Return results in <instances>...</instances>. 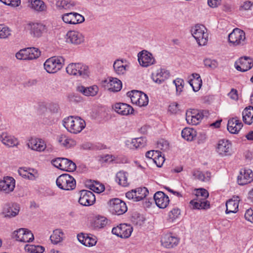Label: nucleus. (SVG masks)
I'll use <instances>...</instances> for the list:
<instances>
[{"label": "nucleus", "mask_w": 253, "mask_h": 253, "mask_svg": "<svg viewBox=\"0 0 253 253\" xmlns=\"http://www.w3.org/2000/svg\"><path fill=\"white\" fill-rule=\"evenodd\" d=\"M62 124L67 130L73 134L81 132L86 126L84 120L79 117H66L63 119Z\"/></svg>", "instance_id": "f257e3e1"}, {"label": "nucleus", "mask_w": 253, "mask_h": 253, "mask_svg": "<svg viewBox=\"0 0 253 253\" xmlns=\"http://www.w3.org/2000/svg\"><path fill=\"white\" fill-rule=\"evenodd\" d=\"M58 188L64 190H72L75 188L76 182L75 178L67 173L62 174L56 179Z\"/></svg>", "instance_id": "f03ea898"}, {"label": "nucleus", "mask_w": 253, "mask_h": 253, "mask_svg": "<svg viewBox=\"0 0 253 253\" xmlns=\"http://www.w3.org/2000/svg\"><path fill=\"white\" fill-rule=\"evenodd\" d=\"M64 64V59L61 57L53 56L47 59L44 62V68L48 73H55L60 70Z\"/></svg>", "instance_id": "7ed1b4c3"}, {"label": "nucleus", "mask_w": 253, "mask_h": 253, "mask_svg": "<svg viewBox=\"0 0 253 253\" xmlns=\"http://www.w3.org/2000/svg\"><path fill=\"white\" fill-rule=\"evenodd\" d=\"M67 73L70 75L82 76L85 78L88 76V67L81 63H72L66 67Z\"/></svg>", "instance_id": "20e7f679"}, {"label": "nucleus", "mask_w": 253, "mask_h": 253, "mask_svg": "<svg viewBox=\"0 0 253 253\" xmlns=\"http://www.w3.org/2000/svg\"><path fill=\"white\" fill-rule=\"evenodd\" d=\"M41 55L40 50L36 47H28L20 49L17 52L15 56L18 60H34Z\"/></svg>", "instance_id": "39448f33"}, {"label": "nucleus", "mask_w": 253, "mask_h": 253, "mask_svg": "<svg viewBox=\"0 0 253 253\" xmlns=\"http://www.w3.org/2000/svg\"><path fill=\"white\" fill-rule=\"evenodd\" d=\"M191 32L199 45H205L207 43L208 34L203 25H196L192 28Z\"/></svg>", "instance_id": "423d86ee"}, {"label": "nucleus", "mask_w": 253, "mask_h": 253, "mask_svg": "<svg viewBox=\"0 0 253 253\" xmlns=\"http://www.w3.org/2000/svg\"><path fill=\"white\" fill-rule=\"evenodd\" d=\"M31 36L35 38L42 37L47 31V26L41 22H33L28 24Z\"/></svg>", "instance_id": "0eeeda50"}, {"label": "nucleus", "mask_w": 253, "mask_h": 253, "mask_svg": "<svg viewBox=\"0 0 253 253\" xmlns=\"http://www.w3.org/2000/svg\"><path fill=\"white\" fill-rule=\"evenodd\" d=\"M206 111L196 110H189L186 113V120L191 125L199 124L206 115Z\"/></svg>", "instance_id": "6e6552de"}, {"label": "nucleus", "mask_w": 253, "mask_h": 253, "mask_svg": "<svg viewBox=\"0 0 253 253\" xmlns=\"http://www.w3.org/2000/svg\"><path fill=\"white\" fill-rule=\"evenodd\" d=\"M215 151L221 157L231 156L233 154L232 144L228 140L220 139L216 144Z\"/></svg>", "instance_id": "1a4fd4ad"}, {"label": "nucleus", "mask_w": 253, "mask_h": 253, "mask_svg": "<svg viewBox=\"0 0 253 253\" xmlns=\"http://www.w3.org/2000/svg\"><path fill=\"white\" fill-rule=\"evenodd\" d=\"M245 39V32L238 28L234 29L228 35V41L233 46L243 45Z\"/></svg>", "instance_id": "9d476101"}, {"label": "nucleus", "mask_w": 253, "mask_h": 253, "mask_svg": "<svg viewBox=\"0 0 253 253\" xmlns=\"http://www.w3.org/2000/svg\"><path fill=\"white\" fill-rule=\"evenodd\" d=\"M109 205V210L113 214L121 215L127 211L126 203L118 198L110 200Z\"/></svg>", "instance_id": "9b49d317"}, {"label": "nucleus", "mask_w": 253, "mask_h": 253, "mask_svg": "<svg viewBox=\"0 0 253 253\" xmlns=\"http://www.w3.org/2000/svg\"><path fill=\"white\" fill-rule=\"evenodd\" d=\"M137 58L139 65L145 68L153 65L156 62L153 54L145 50L139 52L137 54Z\"/></svg>", "instance_id": "f8f14e48"}, {"label": "nucleus", "mask_w": 253, "mask_h": 253, "mask_svg": "<svg viewBox=\"0 0 253 253\" xmlns=\"http://www.w3.org/2000/svg\"><path fill=\"white\" fill-rule=\"evenodd\" d=\"M133 231V228L130 224H120L113 228L112 233L121 238H129Z\"/></svg>", "instance_id": "ddd939ff"}, {"label": "nucleus", "mask_w": 253, "mask_h": 253, "mask_svg": "<svg viewBox=\"0 0 253 253\" xmlns=\"http://www.w3.org/2000/svg\"><path fill=\"white\" fill-rule=\"evenodd\" d=\"M27 146L30 149L39 152L48 151L45 141L41 138H31L27 142Z\"/></svg>", "instance_id": "4468645a"}, {"label": "nucleus", "mask_w": 253, "mask_h": 253, "mask_svg": "<svg viewBox=\"0 0 253 253\" xmlns=\"http://www.w3.org/2000/svg\"><path fill=\"white\" fill-rule=\"evenodd\" d=\"M149 194L146 187H139L126 193V196L129 200L138 202L143 200Z\"/></svg>", "instance_id": "2eb2a0df"}, {"label": "nucleus", "mask_w": 253, "mask_h": 253, "mask_svg": "<svg viewBox=\"0 0 253 253\" xmlns=\"http://www.w3.org/2000/svg\"><path fill=\"white\" fill-rule=\"evenodd\" d=\"M13 237L16 240L21 242H30L34 239L33 234L27 228H20L13 233Z\"/></svg>", "instance_id": "dca6fc26"}, {"label": "nucleus", "mask_w": 253, "mask_h": 253, "mask_svg": "<svg viewBox=\"0 0 253 253\" xmlns=\"http://www.w3.org/2000/svg\"><path fill=\"white\" fill-rule=\"evenodd\" d=\"M65 41L67 43L79 45L84 41V35L76 30H70L67 32L65 36Z\"/></svg>", "instance_id": "f3484780"}, {"label": "nucleus", "mask_w": 253, "mask_h": 253, "mask_svg": "<svg viewBox=\"0 0 253 253\" xmlns=\"http://www.w3.org/2000/svg\"><path fill=\"white\" fill-rule=\"evenodd\" d=\"M62 19L64 23L71 25H76L84 21V18L83 15L74 12L63 14Z\"/></svg>", "instance_id": "a211bd4d"}, {"label": "nucleus", "mask_w": 253, "mask_h": 253, "mask_svg": "<svg viewBox=\"0 0 253 253\" xmlns=\"http://www.w3.org/2000/svg\"><path fill=\"white\" fill-rule=\"evenodd\" d=\"M170 74L168 70L160 68L151 74V78L154 83L160 84L167 80Z\"/></svg>", "instance_id": "6ab92c4d"}, {"label": "nucleus", "mask_w": 253, "mask_h": 253, "mask_svg": "<svg viewBox=\"0 0 253 253\" xmlns=\"http://www.w3.org/2000/svg\"><path fill=\"white\" fill-rule=\"evenodd\" d=\"M129 67L130 63L126 59H117L113 63L114 71L118 75H125Z\"/></svg>", "instance_id": "aec40b11"}, {"label": "nucleus", "mask_w": 253, "mask_h": 253, "mask_svg": "<svg viewBox=\"0 0 253 253\" xmlns=\"http://www.w3.org/2000/svg\"><path fill=\"white\" fill-rule=\"evenodd\" d=\"M95 201V195L90 191L83 190L80 191L79 203L84 206L93 205Z\"/></svg>", "instance_id": "412c9836"}, {"label": "nucleus", "mask_w": 253, "mask_h": 253, "mask_svg": "<svg viewBox=\"0 0 253 253\" xmlns=\"http://www.w3.org/2000/svg\"><path fill=\"white\" fill-rule=\"evenodd\" d=\"M19 174L24 178L31 180H36L39 176V173L36 169L33 168L23 167L20 168L18 170Z\"/></svg>", "instance_id": "4be33fe9"}, {"label": "nucleus", "mask_w": 253, "mask_h": 253, "mask_svg": "<svg viewBox=\"0 0 253 253\" xmlns=\"http://www.w3.org/2000/svg\"><path fill=\"white\" fill-rule=\"evenodd\" d=\"M15 180L11 176H5L0 181V191L8 194L14 190Z\"/></svg>", "instance_id": "5701e85b"}, {"label": "nucleus", "mask_w": 253, "mask_h": 253, "mask_svg": "<svg viewBox=\"0 0 253 253\" xmlns=\"http://www.w3.org/2000/svg\"><path fill=\"white\" fill-rule=\"evenodd\" d=\"M253 66V60L247 56L241 57L235 63V68L239 71L246 72Z\"/></svg>", "instance_id": "b1692460"}, {"label": "nucleus", "mask_w": 253, "mask_h": 253, "mask_svg": "<svg viewBox=\"0 0 253 253\" xmlns=\"http://www.w3.org/2000/svg\"><path fill=\"white\" fill-rule=\"evenodd\" d=\"M78 241L86 247L94 246L97 242V237L91 234L81 233L77 235Z\"/></svg>", "instance_id": "393cba45"}, {"label": "nucleus", "mask_w": 253, "mask_h": 253, "mask_svg": "<svg viewBox=\"0 0 253 253\" xmlns=\"http://www.w3.org/2000/svg\"><path fill=\"white\" fill-rule=\"evenodd\" d=\"M253 181V172L248 169H242L237 177L238 183L240 185H244Z\"/></svg>", "instance_id": "a878e982"}, {"label": "nucleus", "mask_w": 253, "mask_h": 253, "mask_svg": "<svg viewBox=\"0 0 253 253\" xmlns=\"http://www.w3.org/2000/svg\"><path fill=\"white\" fill-rule=\"evenodd\" d=\"M56 140L59 146L66 149L73 147L77 144L75 139L64 134L58 135Z\"/></svg>", "instance_id": "bb28decb"}, {"label": "nucleus", "mask_w": 253, "mask_h": 253, "mask_svg": "<svg viewBox=\"0 0 253 253\" xmlns=\"http://www.w3.org/2000/svg\"><path fill=\"white\" fill-rule=\"evenodd\" d=\"M20 207L17 204H6L3 208L2 213L5 217L11 218L18 214Z\"/></svg>", "instance_id": "cd10ccee"}, {"label": "nucleus", "mask_w": 253, "mask_h": 253, "mask_svg": "<svg viewBox=\"0 0 253 253\" xmlns=\"http://www.w3.org/2000/svg\"><path fill=\"white\" fill-rule=\"evenodd\" d=\"M113 110L119 115L127 116L132 114L134 111L133 108L129 105L124 103H117L113 105Z\"/></svg>", "instance_id": "c85d7f7f"}, {"label": "nucleus", "mask_w": 253, "mask_h": 253, "mask_svg": "<svg viewBox=\"0 0 253 253\" xmlns=\"http://www.w3.org/2000/svg\"><path fill=\"white\" fill-rule=\"evenodd\" d=\"M154 199L157 207L161 209L167 208L169 203L168 196L162 191L157 192L154 195Z\"/></svg>", "instance_id": "c756f323"}, {"label": "nucleus", "mask_w": 253, "mask_h": 253, "mask_svg": "<svg viewBox=\"0 0 253 253\" xmlns=\"http://www.w3.org/2000/svg\"><path fill=\"white\" fill-rule=\"evenodd\" d=\"M161 244L166 248H172L177 246L179 242L178 239L171 233L164 234L161 238Z\"/></svg>", "instance_id": "7c9ffc66"}, {"label": "nucleus", "mask_w": 253, "mask_h": 253, "mask_svg": "<svg viewBox=\"0 0 253 253\" xmlns=\"http://www.w3.org/2000/svg\"><path fill=\"white\" fill-rule=\"evenodd\" d=\"M30 7L34 11L45 13L47 12V7L45 3L42 0H29Z\"/></svg>", "instance_id": "2f4dec72"}, {"label": "nucleus", "mask_w": 253, "mask_h": 253, "mask_svg": "<svg viewBox=\"0 0 253 253\" xmlns=\"http://www.w3.org/2000/svg\"><path fill=\"white\" fill-rule=\"evenodd\" d=\"M0 140L5 146L14 147L18 145V140L16 138L6 132H2L0 135Z\"/></svg>", "instance_id": "473e14b6"}, {"label": "nucleus", "mask_w": 253, "mask_h": 253, "mask_svg": "<svg viewBox=\"0 0 253 253\" xmlns=\"http://www.w3.org/2000/svg\"><path fill=\"white\" fill-rule=\"evenodd\" d=\"M243 124L237 118L230 119L227 124V129L231 133H237L242 128Z\"/></svg>", "instance_id": "72a5a7b5"}, {"label": "nucleus", "mask_w": 253, "mask_h": 253, "mask_svg": "<svg viewBox=\"0 0 253 253\" xmlns=\"http://www.w3.org/2000/svg\"><path fill=\"white\" fill-rule=\"evenodd\" d=\"M239 200V197H236L227 201L226 203L225 213L229 214L237 212L238 210Z\"/></svg>", "instance_id": "f704fd0d"}, {"label": "nucleus", "mask_w": 253, "mask_h": 253, "mask_svg": "<svg viewBox=\"0 0 253 253\" xmlns=\"http://www.w3.org/2000/svg\"><path fill=\"white\" fill-rule=\"evenodd\" d=\"M188 82L195 92L199 90L202 85V80L201 77L199 74L197 73L192 74L191 78Z\"/></svg>", "instance_id": "c9c22d12"}, {"label": "nucleus", "mask_w": 253, "mask_h": 253, "mask_svg": "<svg viewBox=\"0 0 253 253\" xmlns=\"http://www.w3.org/2000/svg\"><path fill=\"white\" fill-rule=\"evenodd\" d=\"M78 90L87 96H94L99 91L98 87L97 85H92L89 87L80 86L78 87Z\"/></svg>", "instance_id": "e433bc0d"}, {"label": "nucleus", "mask_w": 253, "mask_h": 253, "mask_svg": "<svg viewBox=\"0 0 253 253\" xmlns=\"http://www.w3.org/2000/svg\"><path fill=\"white\" fill-rule=\"evenodd\" d=\"M243 122L248 125H251L253 123V107L249 106L246 107L243 112Z\"/></svg>", "instance_id": "4c0bfd02"}, {"label": "nucleus", "mask_w": 253, "mask_h": 253, "mask_svg": "<svg viewBox=\"0 0 253 253\" xmlns=\"http://www.w3.org/2000/svg\"><path fill=\"white\" fill-rule=\"evenodd\" d=\"M128 174L124 170H120L118 172L116 175V181L120 185L126 187L128 185Z\"/></svg>", "instance_id": "58836bf2"}, {"label": "nucleus", "mask_w": 253, "mask_h": 253, "mask_svg": "<svg viewBox=\"0 0 253 253\" xmlns=\"http://www.w3.org/2000/svg\"><path fill=\"white\" fill-rule=\"evenodd\" d=\"M108 89L113 92L120 91L122 87V82L116 78H110L108 83Z\"/></svg>", "instance_id": "ea45409f"}, {"label": "nucleus", "mask_w": 253, "mask_h": 253, "mask_svg": "<svg viewBox=\"0 0 253 253\" xmlns=\"http://www.w3.org/2000/svg\"><path fill=\"white\" fill-rule=\"evenodd\" d=\"M190 204L194 209H207L210 208V204L207 200H201L200 198L191 200Z\"/></svg>", "instance_id": "a19ab883"}, {"label": "nucleus", "mask_w": 253, "mask_h": 253, "mask_svg": "<svg viewBox=\"0 0 253 253\" xmlns=\"http://www.w3.org/2000/svg\"><path fill=\"white\" fill-rule=\"evenodd\" d=\"M196 135V131L194 129L189 127H186L181 131L182 137L187 141H192Z\"/></svg>", "instance_id": "79ce46f5"}, {"label": "nucleus", "mask_w": 253, "mask_h": 253, "mask_svg": "<svg viewBox=\"0 0 253 253\" xmlns=\"http://www.w3.org/2000/svg\"><path fill=\"white\" fill-rule=\"evenodd\" d=\"M193 175L195 178L203 181H208L210 180L211 173L209 171L202 172L198 170L193 172Z\"/></svg>", "instance_id": "37998d69"}, {"label": "nucleus", "mask_w": 253, "mask_h": 253, "mask_svg": "<svg viewBox=\"0 0 253 253\" xmlns=\"http://www.w3.org/2000/svg\"><path fill=\"white\" fill-rule=\"evenodd\" d=\"M107 224V219L102 216H96L94 217L92 225L95 229H100L104 227Z\"/></svg>", "instance_id": "c03bdc74"}, {"label": "nucleus", "mask_w": 253, "mask_h": 253, "mask_svg": "<svg viewBox=\"0 0 253 253\" xmlns=\"http://www.w3.org/2000/svg\"><path fill=\"white\" fill-rule=\"evenodd\" d=\"M76 169V164L72 161L62 158V170L67 171H73Z\"/></svg>", "instance_id": "a18cd8bd"}, {"label": "nucleus", "mask_w": 253, "mask_h": 253, "mask_svg": "<svg viewBox=\"0 0 253 253\" xmlns=\"http://www.w3.org/2000/svg\"><path fill=\"white\" fill-rule=\"evenodd\" d=\"M57 6L59 9L71 10L75 7V3L73 1L62 0L57 2Z\"/></svg>", "instance_id": "49530a36"}, {"label": "nucleus", "mask_w": 253, "mask_h": 253, "mask_svg": "<svg viewBox=\"0 0 253 253\" xmlns=\"http://www.w3.org/2000/svg\"><path fill=\"white\" fill-rule=\"evenodd\" d=\"M63 237L62 231L60 229H56L50 236V240L53 244H57L62 240Z\"/></svg>", "instance_id": "de8ad7c7"}, {"label": "nucleus", "mask_w": 253, "mask_h": 253, "mask_svg": "<svg viewBox=\"0 0 253 253\" xmlns=\"http://www.w3.org/2000/svg\"><path fill=\"white\" fill-rule=\"evenodd\" d=\"M25 250L31 253H42L44 251V248L41 246L26 245L25 246Z\"/></svg>", "instance_id": "09e8293b"}, {"label": "nucleus", "mask_w": 253, "mask_h": 253, "mask_svg": "<svg viewBox=\"0 0 253 253\" xmlns=\"http://www.w3.org/2000/svg\"><path fill=\"white\" fill-rule=\"evenodd\" d=\"M146 144V139L143 137L133 138L131 141V145L135 148L143 147Z\"/></svg>", "instance_id": "8fccbe9b"}, {"label": "nucleus", "mask_w": 253, "mask_h": 253, "mask_svg": "<svg viewBox=\"0 0 253 253\" xmlns=\"http://www.w3.org/2000/svg\"><path fill=\"white\" fill-rule=\"evenodd\" d=\"M173 83L175 86L176 95H180L183 91L184 85V80L181 78H176L173 81Z\"/></svg>", "instance_id": "3c124183"}, {"label": "nucleus", "mask_w": 253, "mask_h": 253, "mask_svg": "<svg viewBox=\"0 0 253 253\" xmlns=\"http://www.w3.org/2000/svg\"><path fill=\"white\" fill-rule=\"evenodd\" d=\"M141 92V91L134 90L128 92L127 95L130 98L131 103L135 104V103H137V101L138 100Z\"/></svg>", "instance_id": "603ef678"}, {"label": "nucleus", "mask_w": 253, "mask_h": 253, "mask_svg": "<svg viewBox=\"0 0 253 253\" xmlns=\"http://www.w3.org/2000/svg\"><path fill=\"white\" fill-rule=\"evenodd\" d=\"M168 111L171 114H178L181 112L180 105L177 102H172L169 106Z\"/></svg>", "instance_id": "864d4df0"}, {"label": "nucleus", "mask_w": 253, "mask_h": 253, "mask_svg": "<svg viewBox=\"0 0 253 253\" xmlns=\"http://www.w3.org/2000/svg\"><path fill=\"white\" fill-rule=\"evenodd\" d=\"M148 101L149 99L148 96L145 93L142 92L140 95V97L137 101V103H135V105L139 107L146 106L148 105Z\"/></svg>", "instance_id": "5fc2aeb1"}, {"label": "nucleus", "mask_w": 253, "mask_h": 253, "mask_svg": "<svg viewBox=\"0 0 253 253\" xmlns=\"http://www.w3.org/2000/svg\"><path fill=\"white\" fill-rule=\"evenodd\" d=\"M90 189L97 193H100L104 191L105 189L104 185L98 182H95L94 183L90 185Z\"/></svg>", "instance_id": "6e6d98bb"}, {"label": "nucleus", "mask_w": 253, "mask_h": 253, "mask_svg": "<svg viewBox=\"0 0 253 253\" xmlns=\"http://www.w3.org/2000/svg\"><path fill=\"white\" fill-rule=\"evenodd\" d=\"M195 195L198 199L200 198L201 200H206L209 196V193L207 190L205 189L201 188L196 190Z\"/></svg>", "instance_id": "4d7b16f0"}, {"label": "nucleus", "mask_w": 253, "mask_h": 253, "mask_svg": "<svg viewBox=\"0 0 253 253\" xmlns=\"http://www.w3.org/2000/svg\"><path fill=\"white\" fill-rule=\"evenodd\" d=\"M180 214V211L178 208H173L169 213V220L170 222L174 221Z\"/></svg>", "instance_id": "13d9d810"}, {"label": "nucleus", "mask_w": 253, "mask_h": 253, "mask_svg": "<svg viewBox=\"0 0 253 253\" xmlns=\"http://www.w3.org/2000/svg\"><path fill=\"white\" fill-rule=\"evenodd\" d=\"M204 64L206 67L211 69H214L218 66V63L215 60L210 58L205 59L204 60Z\"/></svg>", "instance_id": "bf43d9fd"}, {"label": "nucleus", "mask_w": 253, "mask_h": 253, "mask_svg": "<svg viewBox=\"0 0 253 253\" xmlns=\"http://www.w3.org/2000/svg\"><path fill=\"white\" fill-rule=\"evenodd\" d=\"M10 35L9 28L4 25L0 24V38L5 39Z\"/></svg>", "instance_id": "052dcab7"}, {"label": "nucleus", "mask_w": 253, "mask_h": 253, "mask_svg": "<svg viewBox=\"0 0 253 253\" xmlns=\"http://www.w3.org/2000/svg\"><path fill=\"white\" fill-rule=\"evenodd\" d=\"M4 4L13 7H17L21 3L20 0H0Z\"/></svg>", "instance_id": "680f3d73"}, {"label": "nucleus", "mask_w": 253, "mask_h": 253, "mask_svg": "<svg viewBox=\"0 0 253 253\" xmlns=\"http://www.w3.org/2000/svg\"><path fill=\"white\" fill-rule=\"evenodd\" d=\"M160 153L161 152L158 150H151L147 152L145 156L147 158L151 159L153 161L157 157H158Z\"/></svg>", "instance_id": "e2e57ef3"}, {"label": "nucleus", "mask_w": 253, "mask_h": 253, "mask_svg": "<svg viewBox=\"0 0 253 253\" xmlns=\"http://www.w3.org/2000/svg\"><path fill=\"white\" fill-rule=\"evenodd\" d=\"M154 163L158 167H161L165 162L164 157L162 155V153L159 154L158 157H157L153 161Z\"/></svg>", "instance_id": "0e129e2a"}, {"label": "nucleus", "mask_w": 253, "mask_h": 253, "mask_svg": "<svg viewBox=\"0 0 253 253\" xmlns=\"http://www.w3.org/2000/svg\"><path fill=\"white\" fill-rule=\"evenodd\" d=\"M253 5V2L251 1H246L240 7V10H251Z\"/></svg>", "instance_id": "69168bd1"}, {"label": "nucleus", "mask_w": 253, "mask_h": 253, "mask_svg": "<svg viewBox=\"0 0 253 253\" xmlns=\"http://www.w3.org/2000/svg\"><path fill=\"white\" fill-rule=\"evenodd\" d=\"M245 218L253 223V209H248L245 213Z\"/></svg>", "instance_id": "338daca9"}, {"label": "nucleus", "mask_w": 253, "mask_h": 253, "mask_svg": "<svg viewBox=\"0 0 253 253\" xmlns=\"http://www.w3.org/2000/svg\"><path fill=\"white\" fill-rule=\"evenodd\" d=\"M62 158H57L51 161V164L55 167L62 170Z\"/></svg>", "instance_id": "774afa93"}]
</instances>
